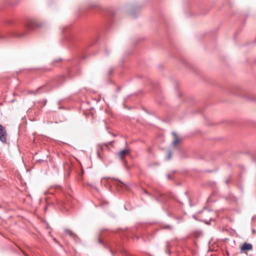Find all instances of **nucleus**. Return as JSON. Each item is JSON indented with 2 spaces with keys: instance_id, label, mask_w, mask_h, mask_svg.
I'll return each instance as SVG.
<instances>
[{
  "instance_id": "nucleus-1",
  "label": "nucleus",
  "mask_w": 256,
  "mask_h": 256,
  "mask_svg": "<svg viewBox=\"0 0 256 256\" xmlns=\"http://www.w3.org/2000/svg\"><path fill=\"white\" fill-rule=\"evenodd\" d=\"M44 25V24L42 22H38L34 19L29 20L26 24V27L29 30H32L36 28H42Z\"/></svg>"
},
{
  "instance_id": "nucleus-2",
  "label": "nucleus",
  "mask_w": 256,
  "mask_h": 256,
  "mask_svg": "<svg viewBox=\"0 0 256 256\" xmlns=\"http://www.w3.org/2000/svg\"><path fill=\"white\" fill-rule=\"evenodd\" d=\"M130 153L129 149H124L121 150L116 154V157L119 158L122 162H125V158Z\"/></svg>"
},
{
  "instance_id": "nucleus-3",
  "label": "nucleus",
  "mask_w": 256,
  "mask_h": 256,
  "mask_svg": "<svg viewBox=\"0 0 256 256\" xmlns=\"http://www.w3.org/2000/svg\"><path fill=\"white\" fill-rule=\"evenodd\" d=\"M0 140L3 144L7 142V132L4 126L0 124Z\"/></svg>"
},
{
  "instance_id": "nucleus-4",
  "label": "nucleus",
  "mask_w": 256,
  "mask_h": 256,
  "mask_svg": "<svg viewBox=\"0 0 256 256\" xmlns=\"http://www.w3.org/2000/svg\"><path fill=\"white\" fill-rule=\"evenodd\" d=\"M252 249V246L250 243L244 242L240 248L242 251L250 250Z\"/></svg>"
},
{
  "instance_id": "nucleus-5",
  "label": "nucleus",
  "mask_w": 256,
  "mask_h": 256,
  "mask_svg": "<svg viewBox=\"0 0 256 256\" xmlns=\"http://www.w3.org/2000/svg\"><path fill=\"white\" fill-rule=\"evenodd\" d=\"M56 85L60 86L66 80V78L64 76H58L56 80Z\"/></svg>"
},
{
  "instance_id": "nucleus-6",
  "label": "nucleus",
  "mask_w": 256,
  "mask_h": 256,
  "mask_svg": "<svg viewBox=\"0 0 256 256\" xmlns=\"http://www.w3.org/2000/svg\"><path fill=\"white\" fill-rule=\"evenodd\" d=\"M64 232L66 234L74 238L76 236L75 234H74L70 230L65 229Z\"/></svg>"
},
{
  "instance_id": "nucleus-7",
  "label": "nucleus",
  "mask_w": 256,
  "mask_h": 256,
  "mask_svg": "<svg viewBox=\"0 0 256 256\" xmlns=\"http://www.w3.org/2000/svg\"><path fill=\"white\" fill-rule=\"evenodd\" d=\"M26 32H23L22 34H20L17 32H14V33H12L11 35L12 36L17 37V38H22L26 35Z\"/></svg>"
},
{
  "instance_id": "nucleus-8",
  "label": "nucleus",
  "mask_w": 256,
  "mask_h": 256,
  "mask_svg": "<svg viewBox=\"0 0 256 256\" xmlns=\"http://www.w3.org/2000/svg\"><path fill=\"white\" fill-rule=\"evenodd\" d=\"M172 134L174 135V140L172 142V144H176L178 143L180 140L178 138V136L176 134V132H172Z\"/></svg>"
},
{
  "instance_id": "nucleus-9",
  "label": "nucleus",
  "mask_w": 256,
  "mask_h": 256,
  "mask_svg": "<svg viewBox=\"0 0 256 256\" xmlns=\"http://www.w3.org/2000/svg\"><path fill=\"white\" fill-rule=\"evenodd\" d=\"M170 244H169V243L167 242L166 245V246H165V252L168 254L169 256L170 255Z\"/></svg>"
},
{
  "instance_id": "nucleus-10",
  "label": "nucleus",
  "mask_w": 256,
  "mask_h": 256,
  "mask_svg": "<svg viewBox=\"0 0 256 256\" xmlns=\"http://www.w3.org/2000/svg\"><path fill=\"white\" fill-rule=\"evenodd\" d=\"M45 86H40L39 88H38L35 91H33V92H32L31 93H32L34 94H38L39 92V91L42 89L43 88H44Z\"/></svg>"
},
{
  "instance_id": "nucleus-11",
  "label": "nucleus",
  "mask_w": 256,
  "mask_h": 256,
  "mask_svg": "<svg viewBox=\"0 0 256 256\" xmlns=\"http://www.w3.org/2000/svg\"><path fill=\"white\" fill-rule=\"evenodd\" d=\"M164 229H169L172 230V226L170 225H166L164 226Z\"/></svg>"
},
{
  "instance_id": "nucleus-12",
  "label": "nucleus",
  "mask_w": 256,
  "mask_h": 256,
  "mask_svg": "<svg viewBox=\"0 0 256 256\" xmlns=\"http://www.w3.org/2000/svg\"><path fill=\"white\" fill-rule=\"evenodd\" d=\"M172 152L170 151L168 152V159H170L171 158Z\"/></svg>"
},
{
  "instance_id": "nucleus-13",
  "label": "nucleus",
  "mask_w": 256,
  "mask_h": 256,
  "mask_svg": "<svg viewBox=\"0 0 256 256\" xmlns=\"http://www.w3.org/2000/svg\"><path fill=\"white\" fill-rule=\"evenodd\" d=\"M98 242V243H99V244H102V245L104 246V242H103V241H102V240L99 239Z\"/></svg>"
},
{
  "instance_id": "nucleus-14",
  "label": "nucleus",
  "mask_w": 256,
  "mask_h": 256,
  "mask_svg": "<svg viewBox=\"0 0 256 256\" xmlns=\"http://www.w3.org/2000/svg\"><path fill=\"white\" fill-rule=\"evenodd\" d=\"M61 202V204H62V206H64V208H65L66 204V202H63V201L61 202Z\"/></svg>"
},
{
  "instance_id": "nucleus-15",
  "label": "nucleus",
  "mask_w": 256,
  "mask_h": 256,
  "mask_svg": "<svg viewBox=\"0 0 256 256\" xmlns=\"http://www.w3.org/2000/svg\"><path fill=\"white\" fill-rule=\"evenodd\" d=\"M43 102H44V104H43V106H45V105L46 104V102H47V100H46V99H44V100H43Z\"/></svg>"
},
{
  "instance_id": "nucleus-16",
  "label": "nucleus",
  "mask_w": 256,
  "mask_h": 256,
  "mask_svg": "<svg viewBox=\"0 0 256 256\" xmlns=\"http://www.w3.org/2000/svg\"><path fill=\"white\" fill-rule=\"evenodd\" d=\"M106 55H108L109 54V52H108V50H106Z\"/></svg>"
},
{
  "instance_id": "nucleus-17",
  "label": "nucleus",
  "mask_w": 256,
  "mask_h": 256,
  "mask_svg": "<svg viewBox=\"0 0 256 256\" xmlns=\"http://www.w3.org/2000/svg\"><path fill=\"white\" fill-rule=\"evenodd\" d=\"M60 60H61V59H58V60H54V61L53 62H60Z\"/></svg>"
},
{
  "instance_id": "nucleus-18",
  "label": "nucleus",
  "mask_w": 256,
  "mask_h": 256,
  "mask_svg": "<svg viewBox=\"0 0 256 256\" xmlns=\"http://www.w3.org/2000/svg\"><path fill=\"white\" fill-rule=\"evenodd\" d=\"M170 174H168V179H170Z\"/></svg>"
},
{
  "instance_id": "nucleus-19",
  "label": "nucleus",
  "mask_w": 256,
  "mask_h": 256,
  "mask_svg": "<svg viewBox=\"0 0 256 256\" xmlns=\"http://www.w3.org/2000/svg\"><path fill=\"white\" fill-rule=\"evenodd\" d=\"M228 182H228V180H226V184H228Z\"/></svg>"
},
{
  "instance_id": "nucleus-20",
  "label": "nucleus",
  "mask_w": 256,
  "mask_h": 256,
  "mask_svg": "<svg viewBox=\"0 0 256 256\" xmlns=\"http://www.w3.org/2000/svg\"><path fill=\"white\" fill-rule=\"evenodd\" d=\"M226 253H227L228 255H229V253L228 252H226Z\"/></svg>"
}]
</instances>
